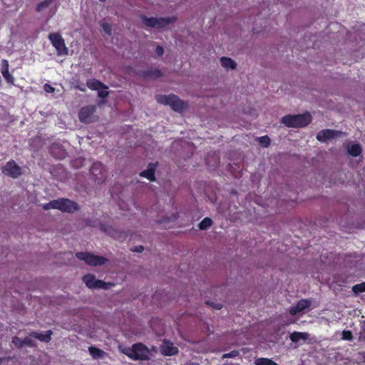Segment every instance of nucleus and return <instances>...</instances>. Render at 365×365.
Listing matches in <instances>:
<instances>
[{
	"mask_svg": "<svg viewBox=\"0 0 365 365\" xmlns=\"http://www.w3.org/2000/svg\"><path fill=\"white\" fill-rule=\"evenodd\" d=\"M22 342L24 344V346L26 345L30 347H34L36 346L35 341L29 336H26L24 339H23Z\"/></svg>",
	"mask_w": 365,
	"mask_h": 365,
	"instance_id": "30",
	"label": "nucleus"
},
{
	"mask_svg": "<svg viewBox=\"0 0 365 365\" xmlns=\"http://www.w3.org/2000/svg\"><path fill=\"white\" fill-rule=\"evenodd\" d=\"M48 39L50 40L52 46L57 51L58 56L68 55V48L66 46L65 41L61 34L58 33H51L48 35Z\"/></svg>",
	"mask_w": 365,
	"mask_h": 365,
	"instance_id": "9",
	"label": "nucleus"
},
{
	"mask_svg": "<svg viewBox=\"0 0 365 365\" xmlns=\"http://www.w3.org/2000/svg\"><path fill=\"white\" fill-rule=\"evenodd\" d=\"M53 1V0H44L38 3L36 6V11L39 12L43 10L44 9L48 7L51 4Z\"/></svg>",
	"mask_w": 365,
	"mask_h": 365,
	"instance_id": "26",
	"label": "nucleus"
},
{
	"mask_svg": "<svg viewBox=\"0 0 365 365\" xmlns=\"http://www.w3.org/2000/svg\"><path fill=\"white\" fill-rule=\"evenodd\" d=\"M156 165H157L155 163H150L148 165L147 169L142 171L140 173V176L148 179L150 182L155 181L156 178H155V170H156Z\"/></svg>",
	"mask_w": 365,
	"mask_h": 365,
	"instance_id": "15",
	"label": "nucleus"
},
{
	"mask_svg": "<svg viewBox=\"0 0 365 365\" xmlns=\"http://www.w3.org/2000/svg\"><path fill=\"white\" fill-rule=\"evenodd\" d=\"M339 131L331 129H324L320 130L317 135V140L326 142L328 140L336 138L339 136Z\"/></svg>",
	"mask_w": 365,
	"mask_h": 365,
	"instance_id": "14",
	"label": "nucleus"
},
{
	"mask_svg": "<svg viewBox=\"0 0 365 365\" xmlns=\"http://www.w3.org/2000/svg\"><path fill=\"white\" fill-rule=\"evenodd\" d=\"M122 353L135 361H147L150 359V351L143 343L138 342L131 347H125L121 350Z\"/></svg>",
	"mask_w": 365,
	"mask_h": 365,
	"instance_id": "1",
	"label": "nucleus"
},
{
	"mask_svg": "<svg viewBox=\"0 0 365 365\" xmlns=\"http://www.w3.org/2000/svg\"><path fill=\"white\" fill-rule=\"evenodd\" d=\"M160 353L165 356H171L178 354V348L168 340L164 339L160 347Z\"/></svg>",
	"mask_w": 365,
	"mask_h": 365,
	"instance_id": "12",
	"label": "nucleus"
},
{
	"mask_svg": "<svg viewBox=\"0 0 365 365\" xmlns=\"http://www.w3.org/2000/svg\"><path fill=\"white\" fill-rule=\"evenodd\" d=\"M86 286L91 289H104L107 290L111 287L112 283L106 282L101 279H97L93 274H87L82 278Z\"/></svg>",
	"mask_w": 365,
	"mask_h": 365,
	"instance_id": "5",
	"label": "nucleus"
},
{
	"mask_svg": "<svg viewBox=\"0 0 365 365\" xmlns=\"http://www.w3.org/2000/svg\"><path fill=\"white\" fill-rule=\"evenodd\" d=\"M86 84L88 88L93 91L108 89V87L106 84L95 78L88 79Z\"/></svg>",
	"mask_w": 365,
	"mask_h": 365,
	"instance_id": "17",
	"label": "nucleus"
},
{
	"mask_svg": "<svg viewBox=\"0 0 365 365\" xmlns=\"http://www.w3.org/2000/svg\"><path fill=\"white\" fill-rule=\"evenodd\" d=\"M100 229L104 232L108 233V235H111V232L113 231V228L108 225H106V224L101 223L100 224Z\"/></svg>",
	"mask_w": 365,
	"mask_h": 365,
	"instance_id": "34",
	"label": "nucleus"
},
{
	"mask_svg": "<svg viewBox=\"0 0 365 365\" xmlns=\"http://www.w3.org/2000/svg\"><path fill=\"white\" fill-rule=\"evenodd\" d=\"M155 99L160 104L170 106V108L176 112H182L187 108V103L180 100V98L175 94H158L155 96Z\"/></svg>",
	"mask_w": 365,
	"mask_h": 365,
	"instance_id": "3",
	"label": "nucleus"
},
{
	"mask_svg": "<svg viewBox=\"0 0 365 365\" xmlns=\"http://www.w3.org/2000/svg\"><path fill=\"white\" fill-rule=\"evenodd\" d=\"M179 215L178 212L172 214L170 217H167V221L174 222L178 219Z\"/></svg>",
	"mask_w": 365,
	"mask_h": 365,
	"instance_id": "40",
	"label": "nucleus"
},
{
	"mask_svg": "<svg viewBox=\"0 0 365 365\" xmlns=\"http://www.w3.org/2000/svg\"><path fill=\"white\" fill-rule=\"evenodd\" d=\"M255 365H279L277 363L274 361L272 359H268V358H263V357L256 359L255 361Z\"/></svg>",
	"mask_w": 365,
	"mask_h": 365,
	"instance_id": "22",
	"label": "nucleus"
},
{
	"mask_svg": "<svg viewBox=\"0 0 365 365\" xmlns=\"http://www.w3.org/2000/svg\"><path fill=\"white\" fill-rule=\"evenodd\" d=\"M101 26L103 31H105L109 36L111 35L112 29L110 24L104 22Z\"/></svg>",
	"mask_w": 365,
	"mask_h": 365,
	"instance_id": "32",
	"label": "nucleus"
},
{
	"mask_svg": "<svg viewBox=\"0 0 365 365\" xmlns=\"http://www.w3.org/2000/svg\"><path fill=\"white\" fill-rule=\"evenodd\" d=\"M300 312H301V310L297 309V304L295 306L291 307L289 309V314L292 316L296 315L297 314H298Z\"/></svg>",
	"mask_w": 365,
	"mask_h": 365,
	"instance_id": "42",
	"label": "nucleus"
},
{
	"mask_svg": "<svg viewBox=\"0 0 365 365\" xmlns=\"http://www.w3.org/2000/svg\"><path fill=\"white\" fill-rule=\"evenodd\" d=\"M253 31V33H257V31H255V29H253V31Z\"/></svg>",
	"mask_w": 365,
	"mask_h": 365,
	"instance_id": "47",
	"label": "nucleus"
},
{
	"mask_svg": "<svg viewBox=\"0 0 365 365\" xmlns=\"http://www.w3.org/2000/svg\"><path fill=\"white\" fill-rule=\"evenodd\" d=\"M213 223V221L210 217H205L199 224L198 227L201 230H206L210 228Z\"/></svg>",
	"mask_w": 365,
	"mask_h": 365,
	"instance_id": "23",
	"label": "nucleus"
},
{
	"mask_svg": "<svg viewBox=\"0 0 365 365\" xmlns=\"http://www.w3.org/2000/svg\"><path fill=\"white\" fill-rule=\"evenodd\" d=\"M96 112V106L89 105L82 107L78 112L79 120L86 124L91 123L98 120V117L95 115Z\"/></svg>",
	"mask_w": 365,
	"mask_h": 365,
	"instance_id": "6",
	"label": "nucleus"
},
{
	"mask_svg": "<svg viewBox=\"0 0 365 365\" xmlns=\"http://www.w3.org/2000/svg\"><path fill=\"white\" fill-rule=\"evenodd\" d=\"M342 339L351 341L353 339L352 332L349 330H344L342 331Z\"/></svg>",
	"mask_w": 365,
	"mask_h": 365,
	"instance_id": "31",
	"label": "nucleus"
},
{
	"mask_svg": "<svg viewBox=\"0 0 365 365\" xmlns=\"http://www.w3.org/2000/svg\"><path fill=\"white\" fill-rule=\"evenodd\" d=\"M88 351L91 356L96 359L103 358L104 356L106 355V352L103 350L93 346L88 347Z\"/></svg>",
	"mask_w": 365,
	"mask_h": 365,
	"instance_id": "20",
	"label": "nucleus"
},
{
	"mask_svg": "<svg viewBox=\"0 0 365 365\" xmlns=\"http://www.w3.org/2000/svg\"><path fill=\"white\" fill-rule=\"evenodd\" d=\"M9 68V61L6 59L1 61V72L8 71Z\"/></svg>",
	"mask_w": 365,
	"mask_h": 365,
	"instance_id": "38",
	"label": "nucleus"
},
{
	"mask_svg": "<svg viewBox=\"0 0 365 365\" xmlns=\"http://www.w3.org/2000/svg\"><path fill=\"white\" fill-rule=\"evenodd\" d=\"M312 115L309 113L297 115H286L281 122L289 128H302L312 122Z\"/></svg>",
	"mask_w": 365,
	"mask_h": 365,
	"instance_id": "2",
	"label": "nucleus"
},
{
	"mask_svg": "<svg viewBox=\"0 0 365 365\" xmlns=\"http://www.w3.org/2000/svg\"><path fill=\"white\" fill-rule=\"evenodd\" d=\"M78 88L81 91H86V88L83 86H78Z\"/></svg>",
	"mask_w": 365,
	"mask_h": 365,
	"instance_id": "46",
	"label": "nucleus"
},
{
	"mask_svg": "<svg viewBox=\"0 0 365 365\" xmlns=\"http://www.w3.org/2000/svg\"><path fill=\"white\" fill-rule=\"evenodd\" d=\"M63 155V153L62 154V156ZM62 156H58V158H61Z\"/></svg>",
	"mask_w": 365,
	"mask_h": 365,
	"instance_id": "50",
	"label": "nucleus"
},
{
	"mask_svg": "<svg viewBox=\"0 0 365 365\" xmlns=\"http://www.w3.org/2000/svg\"><path fill=\"white\" fill-rule=\"evenodd\" d=\"M86 223L87 225L93 226V225L91 224V221L89 220H86Z\"/></svg>",
	"mask_w": 365,
	"mask_h": 365,
	"instance_id": "45",
	"label": "nucleus"
},
{
	"mask_svg": "<svg viewBox=\"0 0 365 365\" xmlns=\"http://www.w3.org/2000/svg\"><path fill=\"white\" fill-rule=\"evenodd\" d=\"M239 355V351L236 350H233L229 353L225 354L222 355L223 359L226 358H235Z\"/></svg>",
	"mask_w": 365,
	"mask_h": 365,
	"instance_id": "36",
	"label": "nucleus"
},
{
	"mask_svg": "<svg viewBox=\"0 0 365 365\" xmlns=\"http://www.w3.org/2000/svg\"><path fill=\"white\" fill-rule=\"evenodd\" d=\"M155 53L158 56H162L164 53V48L161 46H157Z\"/></svg>",
	"mask_w": 365,
	"mask_h": 365,
	"instance_id": "41",
	"label": "nucleus"
},
{
	"mask_svg": "<svg viewBox=\"0 0 365 365\" xmlns=\"http://www.w3.org/2000/svg\"><path fill=\"white\" fill-rule=\"evenodd\" d=\"M2 173L13 178H17L22 175L21 168L14 160H10L1 168Z\"/></svg>",
	"mask_w": 365,
	"mask_h": 365,
	"instance_id": "11",
	"label": "nucleus"
},
{
	"mask_svg": "<svg viewBox=\"0 0 365 365\" xmlns=\"http://www.w3.org/2000/svg\"><path fill=\"white\" fill-rule=\"evenodd\" d=\"M359 339L361 341H365V321L363 322L361 330L359 334Z\"/></svg>",
	"mask_w": 365,
	"mask_h": 365,
	"instance_id": "33",
	"label": "nucleus"
},
{
	"mask_svg": "<svg viewBox=\"0 0 365 365\" xmlns=\"http://www.w3.org/2000/svg\"><path fill=\"white\" fill-rule=\"evenodd\" d=\"M92 179L98 184H101L107 178L108 171L105 165L101 162H95L93 163L90 169Z\"/></svg>",
	"mask_w": 365,
	"mask_h": 365,
	"instance_id": "8",
	"label": "nucleus"
},
{
	"mask_svg": "<svg viewBox=\"0 0 365 365\" xmlns=\"http://www.w3.org/2000/svg\"><path fill=\"white\" fill-rule=\"evenodd\" d=\"M140 19L146 26L155 29L165 28L166 26L175 23L177 21L175 16L155 18L141 15Z\"/></svg>",
	"mask_w": 365,
	"mask_h": 365,
	"instance_id": "4",
	"label": "nucleus"
},
{
	"mask_svg": "<svg viewBox=\"0 0 365 365\" xmlns=\"http://www.w3.org/2000/svg\"><path fill=\"white\" fill-rule=\"evenodd\" d=\"M348 153L353 157H357L361 153V148L358 143L351 144L348 146Z\"/></svg>",
	"mask_w": 365,
	"mask_h": 365,
	"instance_id": "21",
	"label": "nucleus"
},
{
	"mask_svg": "<svg viewBox=\"0 0 365 365\" xmlns=\"http://www.w3.org/2000/svg\"><path fill=\"white\" fill-rule=\"evenodd\" d=\"M44 89L48 93H53L54 91V88L48 84H45Z\"/></svg>",
	"mask_w": 365,
	"mask_h": 365,
	"instance_id": "43",
	"label": "nucleus"
},
{
	"mask_svg": "<svg viewBox=\"0 0 365 365\" xmlns=\"http://www.w3.org/2000/svg\"><path fill=\"white\" fill-rule=\"evenodd\" d=\"M53 334V331L51 330H48L45 333H38L36 331H31L29 335L31 337H34L35 339H38L42 342L48 343L51 340V335Z\"/></svg>",
	"mask_w": 365,
	"mask_h": 365,
	"instance_id": "16",
	"label": "nucleus"
},
{
	"mask_svg": "<svg viewBox=\"0 0 365 365\" xmlns=\"http://www.w3.org/2000/svg\"><path fill=\"white\" fill-rule=\"evenodd\" d=\"M54 148H55L54 147H52V148H51V152H53V149H54Z\"/></svg>",
	"mask_w": 365,
	"mask_h": 365,
	"instance_id": "48",
	"label": "nucleus"
},
{
	"mask_svg": "<svg viewBox=\"0 0 365 365\" xmlns=\"http://www.w3.org/2000/svg\"><path fill=\"white\" fill-rule=\"evenodd\" d=\"M100 1L104 2L106 0H99Z\"/></svg>",
	"mask_w": 365,
	"mask_h": 365,
	"instance_id": "49",
	"label": "nucleus"
},
{
	"mask_svg": "<svg viewBox=\"0 0 365 365\" xmlns=\"http://www.w3.org/2000/svg\"><path fill=\"white\" fill-rule=\"evenodd\" d=\"M138 75L145 80H155L162 77L163 73L158 68H148L145 71H139Z\"/></svg>",
	"mask_w": 365,
	"mask_h": 365,
	"instance_id": "13",
	"label": "nucleus"
},
{
	"mask_svg": "<svg viewBox=\"0 0 365 365\" xmlns=\"http://www.w3.org/2000/svg\"><path fill=\"white\" fill-rule=\"evenodd\" d=\"M220 63L225 69H235L237 67L236 62L230 57H221Z\"/></svg>",
	"mask_w": 365,
	"mask_h": 365,
	"instance_id": "18",
	"label": "nucleus"
},
{
	"mask_svg": "<svg viewBox=\"0 0 365 365\" xmlns=\"http://www.w3.org/2000/svg\"><path fill=\"white\" fill-rule=\"evenodd\" d=\"M311 302L308 299H301L297 303V309L303 311L309 307Z\"/></svg>",
	"mask_w": 365,
	"mask_h": 365,
	"instance_id": "24",
	"label": "nucleus"
},
{
	"mask_svg": "<svg viewBox=\"0 0 365 365\" xmlns=\"http://www.w3.org/2000/svg\"><path fill=\"white\" fill-rule=\"evenodd\" d=\"M58 203V201L56 200H51L48 203H45L42 205V207L44 210H48L50 209H56V206Z\"/></svg>",
	"mask_w": 365,
	"mask_h": 365,
	"instance_id": "28",
	"label": "nucleus"
},
{
	"mask_svg": "<svg viewBox=\"0 0 365 365\" xmlns=\"http://www.w3.org/2000/svg\"><path fill=\"white\" fill-rule=\"evenodd\" d=\"M98 96L101 98H106L109 96L108 89H100L98 90Z\"/></svg>",
	"mask_w": 365,
	"mask_h": 365,
	"instance_id": "37",
	"label": "nucleus"
},
{
	"mask_svg": "<svg viewBox=\"0 0 365 365\" xmlns=\"http://www.w3.org/2000/svg\"><path fill=\"white\" fill-rule=\"evenodd\" d=\"M206 304L207 305L212 307L215 309H217V310L221 309L222 307V304H220V303H215V302H212L207 301Z\"/></svg>",
	"mask_w": 365,
	"mask_h": 365,
	"instance_id": "39",
	"label": "nucleus"
},
{
	"mask_svg": "<svg viewBox=\"0 0 365 365\" xmlns=\"http://www.w3.org/2000/svg\"><path fill=\"white\" fill-rule=\"evenodd\" d=\"M2 76L6 80V81L9 83L14 84V78L13 76L9 73V71L2 72Z\"/></svg>",
	"mask_w": 365,
	"mask_h": 365,
	"instance_id": "29",
	"label": "nucleus"
},
{
	"mask_svg": "<svg viewBox=\"0 0 365 365\" xmlns=\"http://www.w3.org/2000/svg\"><path fill=\"white\" fill-rule=\"evenodd\" d=\"M56 201H58L56 209L61 212L73 213L79 210L78 205L68 198H58Z\"/></svg>",
	"mask_w": 365,
	"mask_h": 365,
	"instance_id": "10",
	"label": "nucleus"
},
{
	"mask_svg": "<svg viewBox=\"0 0 365 365\" xmlns=\"http://www.w3.org/2000/svg\"><path fill=\"white\" fill-rule=\"evenodd\" d=\"M308 337V333L299 331H294L289 336V339L293 343H297L300 340H307Z\"/></svg>",
	"mask_w": 365,
	"mask_h": 365,
	"instance_id": "19",
	"label": "nucleus"
},
{
	"mask_svg": "<svg viewBox=\"0 0 365 365\" xmlns=\"http://www.w3.org/2000/svg\"><path fill=\"white\" fill-rule=\"evenodd\" d=\"M352 291L356 294L365 292V282L354 285L352 287Z\"/></svg>",
	"mask_w": 365,
	"mask_h": 365,
	"instance_id": "25",
	"label": "nucleus"
},
{
	"mask_svg": "<svg viewBox=\"0 0 365 365\" xmlns=\"http://www.w3.org/2000/svg\"><path fill=\"white\" fill-rule=\"evenodd\" d=\"M259 143L264 147H268L270 145L271 140L268 135H264L257 138Z\"/></svg>",
	"mask_w": 365,
	"mask_h": 365,
	"instance_id": "27",
	"label": "nucleus"
},
{
	"mask_svg": "<svg viewBox=\"0 0 365 365\" xmlns=\"http://www.w3.org/2000/svg\"><path fill=\"white\" fill-rule=\"evenodd\" d=\"M76 257L84 261L91 266L103 265L107 262V259L102 256L95 255L91 252H80L76 254Z\"/></svg>",
	"mask_w": 365,
	"mask_h": 365,
	"instance_id": "7",
	"label": "nucleus"
},
{
	"mask_svg": "<svg viewBox=\"0 0 365 365\" xmlns=\"http://www.w3.org/2000/svg\"><path fill=\"white\" fill-rule=\"evenodd\" d=\"M144 250V247L141 245H139V246H135L134 247V249L132 250L133 252H142Z\"/></svg>",
	"mask_w": 365,
	"mask_h": 365,
	"instance_id": "44",
	"label": "nucleus"
},
{
	"mask_svg": "<svg viewBox=\"0 0 365 365\" xmlns=\"http://www.w3.org/2000/svg\"><path fill=\"white\" fill-rule=\"evenodd\" d=\"M12 343L16 346L17 347H23L24 346V344L22 342V339L21 338H19V336H14L12 338Z\"/></svg>",
	"mask_w": 365,
	"mask_h": 365,
	"instance_id": "35",
	"label": "nucleus"
}]
</instances>
